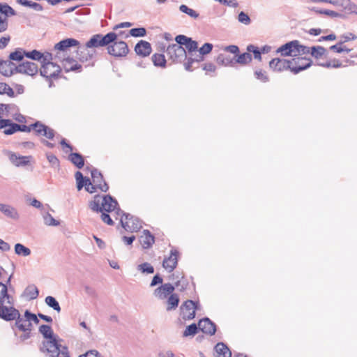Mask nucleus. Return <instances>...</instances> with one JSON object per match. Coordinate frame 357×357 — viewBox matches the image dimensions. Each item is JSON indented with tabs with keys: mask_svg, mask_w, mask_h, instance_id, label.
Segmentation results:
<instances>
[{
	"mask_svg": "<svg viewBox=\"0 0 357 357\" xmlns=\"http://www.w3.org/2000/svg\"><path fill=\"white\" fill-rule=\"evenodd\" d=\"M118 203L116 199L112 197L110 195L99 196L96 195L94 197L93 201L89 204L90 208L96 212H112L116 211V213L120 215L123 213V211L120 208H117Z\"/></svg>",
	"mask_w": 357,
	"mask_h": 357,
	"instance_id": "f257e3e1",
	"label": "nucleus"
},
{
	"mask_svg": "<svg viewBox=\"0 0 357 357\" xmlns=\"http://www.w3.org/2000/svg\"><path fill=\"white\" fill-rule=\"evenodd\" d=\"M277 53L280 54L282 56H293L297 57L308 54L310 52V47L303 45L298 40H292L288 42L278 48Z\"/></svg>",
	"mask_w": 357,
	"mask_h": 357,
	"instance_id": "f03ea898",
	"label": "nucleus"
},
{
	"mask_svg": "<svg viewBox=\"0 0 357 357\" xmlns=\"http://www.w3.org/2000/svg\"><path fill=\"white\" fill-rule=\"evenodd\" d=\"M121 215V225L127 231L136 232L142 228V224L138 218L123 213Z\"/></svg>",
	"mask_w": 357,
	"mask_h": 357,
	"instance_id": "7ed1b4c3",
	"label": "nucleus"
},
{
	"mask_svg": "<svg viewBox=\"0 0 357 357\" xmlns=\"http://www.w3.org/2000/svg\"><path fill=\"white\" fill-rule=\"evenodd\" d=\"M167 54L174 62L181 61L186 58V52L184 47L178 44H172L167 47Z\"/></svg>",
	"mask_w": 357,
	"mask_h": 357,
	"instance_id": "20e7f679",
	"label": "nucleus"
},
{
	"mask_svg": "<svg viewBox=\"0 0 357 357\" xmlns=\"http://www.w3.org/2000/svg\"><path fill=\"white\" fill-rule=\"evenodd\" d=\"M60 72L61 67L55 63H43L40 69L41 76L47 79L57 77Z\"/></svg>",
	"mask_w": 357,
	"mask_h": 357,
	"instance_id": "39448f33",
	"label": "nucleus"
},
{
	"mask_svg": "<svg viewBox=\"0 0 357 357\" xmlns=\"http://www.w3.org/2000/svg\"><path fill=\"white\" fill-rule=\"evenodd\" d=\"M20 316L19 311L13 307V305H0V318L6 321H13Z\"/></svg>",
	"mask_w": 357,
	"mask_h": 357,
	"instance_id": "423d86ee",
	"label": "nucleus"
},
{
	"mask_svg": "<svg viewBox=\"0 0 357 357\" xmlns=\"http://www.w3.org/2000/svg\"><path fill=\"white\" fill-rule=\"evenodd\" d=\"M294 63H291V71L294 74L307 69L311 66L312 61L305 57H300L298 56L296 58L291 59Z\"/></svg>",
	"mask_w": 357,
	"mask_h": 357,
	"instance_id": "0eeeda50",
	"label": "nucleus"
},
{
	"mask_svg": "<svg viewBox=\"0 0 357 357\" xmlns=\"http://www.w3.org/2000/svg\"><path fill=\"white\" fill-rule=\"evenodd\" d=\"M108 53L114 56H124L128 53L127 44L123 41L114 42L107 47Z\"/></svg>",
	"mask_w": 357,
	"mask_h": 357,
	"instance_id": "6e6552de",
	"label": "nucleus"
},
{
	"mask_svg": "<svg viewBox=\"0 0 357 357\" xmlns=\"http://www.w3.org/2000/svg\"><path fill=\"white\" fill-rule=\"evenodd\" d=\"M38 72V65L31 61H24L17 66L16 73L34 76Z\"/></svg>",
	"mask_w": 357,
	"mask_h": 357,
	"instance_id": "1a4fd4ad",
	"label": "nucleus"
},
{
	"mask_svg": "<svg viewBox=\"0 0 357 357\" xmlns=\"http://www.w3.org/2000/svg\"><path fill=\"white\" fill-rule=\"evenodd\" d=\"M291 60L275 58L269 62V67L275 72H282L289 69L291 70Z\"/></svg>",
	"mask_w": 357,
	"mask_h": 357,
	"instance_id": "9d476101",
	"label": "nucleus"
},
{
	"mask_svg": "<svg viewBox=\"0 0 357 357\" xmlns=\"http://www.w3.org/2000/svg\"><path fill=\"white\" fill-rule=\"evenodd\" d=\"M31 126H32V130H33L38 136H44L50 139H53L54 137V130L40 121L31 124Z\"/></svg>",
	"mask_w": 357,
	"mask_h": 357,
	"instance_id": "9b49d317",
	"label": "nucleus"
},
{
	"mask_svg": "<svg viewBox=\"0 0 357 357\" xmlns=\"http://www.w3.org/2000/svg\"><path fill=\"white\" fill-rule=\"evenodd\" d=\"M196 304L191 300L186 301L181 306V314L184 319H192L195 316Z\"/></svg>",
	"mask_w": 357,
	"mask_h": 357,
	"instance_id": "f8f14e48",
	"label": "nucleus"
},
{
	"mask_svg": "<svg viewBox=\"0 0 357 357\" xmlns=\"http://www.w3.org/2000/svg\"><path fill=\"white\" fill-rule=\"evenodd\" d=\"M5 154L10 161L16 167L26 166L29 163L31 156H21L10 151H6Z\"/></svg>",
	"mask_w": 357,
	"mask_h": 357,
	"instance_id": "ddd939ff",
	"label": "nucleus"
},
{
	"mask_svg": "<svg viewBox=\"0 0 357 357\" xmlns=\"http://www.w3.org/2000/svg\"><path fill=\"white\" fill-rule=\"evenodd\" d=\"M42 349L52 354V357H58L59 344L56 337H53L43 342Z\"/></svg>",
	"mask_w": 357,
	"mask_h": 357,
	"instance_id": "4468645a",
	"label": "nucleus"
},
{
	"mask_svg": "<svg viewBox=\"0 0 357 357\" xmlns=\"http://www.w3.org/2000/svg\"><path fill=\"white\" fill-rule=\"evenodd\" d=\"M0 212L3 214L6 218L13 220H18L20 219V213L17 208L14 206L6 204H0Z\"/></svg>",
	"mask_w": 357,
	"mask_h": 357,
	"instance_id": "2eb2a0df",
	"label": "nucleus"
},
{
	"mask_svg": "<svg viewBox=\"0 0 357 357\" xmlns=\"http://www.w3.org/2000/svg\"><path fill=\"white\" fill-rule=\"evenodd\" d=\"M178 254L176 250H172L170 256L163 260L162 266L169 273L173 271L177 266Z\"/></svg>",
	"mask_w": 357,
	"mask_h": 357,
	"instance_id": "dca6fc26",
	"label": "nucleus"
},
{
	"mask_svg": "<svg viewBox=\"0 0 357 357\" xmlns=\"http://www.w3.org/2000/svg\"><path fill=\"white\" fill-rule=\"evenodd\" d=\"M91 177L95 187L98 188L102 192H107L109 189L108 185L103 181L101 173L97 169L91 171Z\"/></svg>",
	"mask_w": 357,
	"mask_h": 357,
	"instance_id": "f3484780",
	"label": "nucleus"
},
{
	"mask_svg": "<svg viewBox=\"0 0 357 357\" xmlns=\"http://www.w3.org/2000/svg\"><path fill=\"white\" fill-rule=\"evenodd\" d=\"M199 329L203 333L208 335H213L216 331L215 325L208 319H201L198 323Z\"/></svg>",
	"mask_w": 357,
	"mask_h": 357,
	"instance_id": "a211bd4d",
	"label": "nucleus"
},
{
	"mask_svg": "<svg viewBox=\"0 0 357 357\" xmlns=\"http://www.w3.org/2000/svg\"><path fill=\"white\" fill-rule=\"evenodd\" d=\"M174 287L170 283H166L157 288L154 291V295L159 299L163 300L167 297L168 295L172 294L174 291Z\"/></svg>",
	"mask_w": 357,
	"mask_h": 357,
	"instance_id": "6ab92c4d",
	"label": "nucleus"
},
{
	"mask_svg": "<svg viewBox=\"0 0 357 357\" xmlns=\"http://www.w3.org/2000/svg\"><path fill=\"white\" fill-rule=\"evenodd\" d=\"M17 66L11 61H0V73L10 77L16 73Z\"/></svg>",
	"mask_w": 357,
	"mask_h": 357,
	"instance_id": "aec40b11",
	"label": "nucleus"
},
{
	"mask_svg": "<svg viewBox=\"0 0 357 357\" xmlns=\"http://www.w3.org/2000/svg\"><path fill=\"white\" fill-rule=\"evenodd\" d=\"M151 44L145 40H140L135 47V51L137 55L147 56L151 52Z\"/></svg>",
	"mask_w": 357,
	"mask_h": 357,
	"instance_id": "412c9836",
	"label": "nucleus"
},
{
	"mask_svg": "<svg viewBox=\"0 0 357 357\" xmlns=\"http://www.w3.org/2000/svg\"><path fill=\"white\" fill-rule=\"evenodd\" d=\"M13 305L14 298L8 292V287L6 284L0 282V305Z\"/></svg>",
	"mask_w": 357,
	"mask_h": 357,
	"instance_id": "4be33fe9",
	"label": "nucleus"
},
{
	"mask_svg": "<svg viewBox=\"0 0 357 357\" xmlns=\"http://www.w3.org/2000/svg\"><path fill=\"white\" fill-rule=\"evenodd\" d=\"M79 44V41L74 38L64 39L54 45V50L65 52L68 47L77 46Z\"/></svg>",
	"mask_w": 357,
	"mask_h": 357,
	"instance_id": "5701e85b",
	"label": "nucleus"
},
{
	"mask_svg": "<svg viewBox=\"0 0 357 357\" xmlns=\"http://www.w3.org/2000/svg\"><path fill=\"white\" fill-rule=\"evenodd\" d=\"M139 242L144 249H148L152 246L155 242V238L151 234L149 230H144L142 234L139 237Z\"/></svg>",
	"mask_w": 357,
	"mask_h": 357,
	"instance_id": "b1692460",
	"label": "nucleus"
},
{
	"mask_svg": "<svg viewBox=\"0 0 357 357\" xmlns=\"http://www.w3.org/2000/svg\"><path fill=\"white\" fill-rule=\"evenodd\" d=\"M90 49L91 48L88 47L86 44L83 47H78L77 54L81 61H86L93 56L95 51Z\"/></svg>",
	"mask_w": 357,
	"mask_h": 357,
	"instance_id": "393cba45",
	"label": "nucleus"
},
{
	"mask_svg": "<svg viewBox=\"0 0 357 357\" xmlns=\"http://www.w3.org/2000/svg\"><path fill=\"white\" fill-rule=\"evenodd\" d=\"M215 350L219 356H222V357H231V351L223 342L218 343L215 347Z\"/></svg>",
	"mask_w": 357,
	"mask_h": 357,
	"instance_id": "a878e982",
	"label": "nucleus"
},
{
	"mask_svg": "<svg viewBox=\"0 0 357 357\" xmlns=\"http://www.w3.org/2000/svg\"><path fill=\"white\" fill-rule=\"evenodd\" d=\"M216 61L218 64L225 66H234L235 65L234 59L223 54H220L218 56Z\"/></svg>",
	"mask_w": 357,
	"mask_h": 357,
	"instance_id": "bb28decb",
	"label": "nucleus"
},
{
	"mask_svg": "<svg viewBox=\"0 0 357 357\" xmlns=\"http://www.w3.org/2000/svg\"><path fill=\"white\" fill-rule=\"evenodd\" d=\"M38 294L39 291L38 288L35 285L32 284L28 286L25 289L23 296L28 298L29 300H33L38 296Z\"/></svg>",
	"mask_w": 357,
	"mask_h": 357,
	"instance_id": "cd10ccee",
	"label": "nucleus"
},
{
	"mask_svg": "<svg viewBox=\"0 0 357 357\" xmlns=\"http://www.w3.org/2000/svg\"><path fill=\"white\" fill-rule=\"evenodd\" d=\"M63 66L66 72L79 69L81 66L72 59H66L63 61Z\"/></svg>",
	"mask_w": 357,
	"mask_h": 357,
	"instance_id": "c85d7f7f",
	"label": "nucleus"
},
{
	"mask_svg": "<svg viewBox=\"0 0 357 357\" xmlns=\"http://www.w3.org/2000/svg\"><path fill=\"white\" fill-rule=\"evenodd\" d=\"M69 160L79 169H81L84 165L83 157L77 153H70Z\"/></svg>",
	"mask_w": 357,
	"mask_h": 357,
	"instance_id": "c756f323",
	"label": "nucleus"
},
{
	"mask_svg": "<svg viewBox=\"0 0 357 357\" xmlns=\"http://www.w3.org/2000/svg\"><path fill=\"white\" fill-rule=\"evenodd\" d=\"M341 8L349 13H354L357 15V5L350 0H344Z\"/></svg>",
	"mask_w": 357,
	"mask_h": 357,
	"instance_id": "7c9ffc66",
	"label": "nucleus"
},
{
	"mask_svg": "<svg viewBox=\"0 0 357 357\" xmlns=\"http://www.w3.org/2000/svg\"><path fill=\"white\" fill-rule=\"evenodd\" d=\"M15 253L19 256L28 257L31 255V250L21 243H16Z\"/></svg>",
	"mask_w": 357,
	"mask_h": 357,
	"instance_id": "2f4dec72",
	"label": "nucleus"
},
{
	"mask_svg": "<svg viewBox=\"0 0 357 357\" xmlns=\"http://www.w3.org/2000/svg\"><path fill=\"white\" fill-rule=\"evenodd\" d=\"M45 302L47 305H48L50 307L52 308L57 312H61V309L59 305V303L54 297L52 296H48L45 298Z\"/></svg>",
	"mask_w": 357,
	"mask_h": 357,
	"instance_id": "473e14b6",
	"label": "nucleus"
},
{
	"mask_svg": "<svg viewBox=\"0 0 357 357\" xmlns=\"http://www.w3.org/2000/svg\"><path fill=\"white\" fill-rule=\"evenodd\" d=\"M88 47H103L101 41V34H96L93 36L91 39L86 43Z\"/></svg>",
	"mask_w": 357,
	"mask_h": 357,
	"instance_id": "72a5a7b5",
	"label": "nucleus"
},
{
	"mask_svg": "<svg viewBox=\"0 0 357 357\" xmlns=\"http://www.w3.org/2000/svg\"><path fill=\"white\" fill-rule=\"evenodd\" d=\"M0 13L4 15L3 17H6V19L15 15V11L13 8L6 3H0Z\"/></svg>",
	"mask_w": 357,
	"mask_h": 357,
	"instance_id": "f704fd0d",
	"label": "nucleus"
},
{
	"mask_svg": "<svg viewBox=\"0 0 357 357\" xmlns=\"http://www.w3.org/2000/svg\"><path fill=\"white\" fill-rule=\"evenodd\" d=\"M152 61L155 66L158 67H165L166 66V59L163 54H154L152 56Z\"/></svg>",
	"mask_w": 357,
	"mask_h": 357,
	"instance_id": "c9c22d12",
	"label": "nucleus"
},
{
	"mask_svg": "<svg viewBox=\"0 0 357 357\" xmlns=\"http://www.w3.org/2000/svg\"><path fill=\"white\" fill-rule=\"evenodd\" d=\"M179 302L178 296L175 294H172L167 300V310L170 311L177 307Z\"/></svg>",
	"mask_w": 357,
	"mask_h": 357,
	"instance_id": "e433bc0d",
	"label": "nucleus"
},
{
	"mask_svg": "<svg viewBox=\"0 0 357 357\" xmlns=\"http://www.w3.org/2000/svg\"><path fill=\"white\" fill-rule=\"evenodd\" d=\"M326 52V49L321 46H314L310 47V52L313 57L318 59L321 57Z\"/></svg>",
	"mask_w": 357,
	"mask_h": 357,
	"instance_id": "4c0bfd02",
	"label": "nucleus"
},
{
	"mask_svg": "<svg viewBox=\"0 0 357 357\" xmlns=\"http://www.w3.org/2000/svg\"><path fill=\"white\" fill-rule=\"evenodd\" d=\"M17 1L20 4L24 6L29 7L36 11H40L43 10V6L40 4L36 2H33L29 0H17Z\"/></svg>",
	"mask_w": 357,
	"mask_h": 357,
	"instance_id": "58836bf2",
	"label": "nucleus"
},
{
	"mask_svg": "<svg viewBox=\"0 0 357 357\" xmlns=\"http://www.w3.org/2000/svg\"><path fill=\"white\" fill-rule=\"evenodd\" d=\"M39 332L43 335L45 339H51L54 337L53 334V331L51 326L48 325H41L39 327Z\"/></svg>",
	"mask_w": 357,
	"mask_h": 357,
	"instance_id": "ea45409f",
	"label": "nucleus"
},
{
	"mask_svg": "<svg viewBox=\"0 0 357 357\" xmlns=\"http://www.w3.org/2000/svg\"><path fill=\"white\" fill-rule=\"evenodd\" d=\"M252 61V56L248 52H245L243 54H241L238 56V57L234 59L235 64L236 63L241 64V65H245L248 63H250Z\"/></svg>",
	"mask_w": 357,
	"mask_h": 357,
	"instance_id": "a19ab883",
	"label": "nucleus"
},
{
	"mask_svg": "<svg viewBox=\"0 0 357 357\" xmlns=\"http://www.w3.org/2000/svg\"><path fill=\"white\" fill-rule=\"evenodd\" d=\"M26 56V51L22 49H17L9 55V61H22L24 56Z\"/></svg>",
	"mask_w": 357,
	"mask_h": 357,
	"instance_id": "79ce46f5",
	"label": "nucleus"
},
{
	"mask_svg": "<svg viewBox=\"0 0 357 357\" xmlns=\"http://www.w3.org/2000/svg\"><path fill=\"white\" fill-rule=\"evenodd\" d=\"M16 319L17 320H16L15 324H16L17 327L20 331H24V332L31 331V329H30L31 324L28 323L26 321V320L21 319L20 316L19 317V318H17Z\"/></svg>",
	"mask_w": 357,
	"mask_h": 357,
	"instance_id": "37998d69",
	"label": "nucleus"
},
{
	"mask_svg": "<svg viewBox=\"0 0 357 357\" xmlns=\"http://www.w3.org/2000/svg\"><path fill=\"white\" fill-rule=\"evenodd\" d=\"M117 38V35L114 32H109L105 36L101 35L102 45L105 46L114 42Z\"/></svg>",
	"mask_w": 357,
	"mask_h": 357,
	"instance_id": "c03bdc74",
	"label": "nucleus"
},
{
	"mask_svg": "<svg viewBox=\"0 0 357 357\" xmlns=\"http://www.w3.org/2000/svg\"><path fill=\"white\" fill-rule=\"evenodd\" d=\"M45 225L47 226H59V221L55 220L54 217L49 213H46L43 215Z\"/></svg>",
	"mask_w": 357,
	"mask_h": 357,
	"instance_id": "a18cd8bd",
	"label": "nucleus"
},
{
	"mask_svg": "<svg viewBox=\"0 0 357 357\" xmlns=\"http://www.w3.org/2000/svg\"><path fill=\"white\" fill-rule=\"evenodd\" d=\"M181 12L188 15L190 17L197 19L199 17V13L195 10L188 8L186 5H181L179 7Z\"/></svg>",
	"mask_w": 357,
	"mask_h": 357,
	"instance_id": "49530a36",
	"label": "nucleus"
},
{
	"mask_svg": "<svg viewBox=\"0 0 357 357\" xmlns=\"http://www.w3.org/2000/svg\"><path fill=\"white\" fill-rule=\"evenodd\" d=\"M0 94H6L10 97H13L14 91L7 84L0 82Z\"/></svg>",
	"mask_w": 357,
	"mask_h": 357,
	"instance_id": "de8ad7c7",
	"label": "nucleus"
},
{
	"mask_svg": "<svg viewBox=\"0 0 357 357\" xmlns=\"http://www.w3.org/2000/svg\"><path fill=\"white\" fill-rule=\"evenodd\" d=\"M26 56L32 60L38 61L40 62L43 57V53L38 50H32L31 52H26Z\"/></svg>",
	"mask_w": 357,
	"mask_h": 357,
	"instance_id": "09e8293b",
	"label": "nucleus"
},
{
	"mask_svg": "<svg viewBox=\"0 0 357 357\" xmlns=\"http://www.w3.org/2000/svg\"><path fill=\"white\" fill-rule=\"evenodd\" d=\"M137 269L143 273H153L154 272L153 266L147 262L139 264Z\"/></svg>",
	"mask_w": 357,
	"mask_h": 357,
	"instance_id": "8fccbe9b",
	"label": "nucleus"
},
{
	"mask_svg": "<svg viewBox=\"0 0 357 357\" xmlns=\"http://www.w3.org/2000/svg\"><path fill=\"white\" fill-rule=\"evenodd\" d=\"M198 328L199 326H197L195 324L189 325L183 332V336L188 337L190 335H195L197 333Z\"/></svg>",
	"mask_w": 357,
	"mask_h": 357,
	"instance_id": "3c124183",
	"label": "nucleus"
},
{
	"mask_svg": "<svg viewBox=\"0 0 357 357\" xmlns=\"http://www.w3.org/2000/svg\"><path fill=\"white\" fill-rule=\"evenodd\" d=\"M75 176L77 181V190H80L84 186H85L84 184L86 178H84L82 174L80 172H77Z\"/></svg>",
	"mask_w": 357,
	"mask_h": 357,
	"instance_id": "603ef678",
	"label": "nucleus"
},
{
	"mask_svg": "<svg viewBox=\"0 0 357 357\" xmlns=\"http://www.w3.org/2000/svg\"><path fill=\"white\" fill-rule=\"evenodd\" d=\"M319 65L325 68H337L342 66V63L337 59H333L325 63H321Z\"/></svg>",
	"mask_w": 357,
	"mask_h": 357,
	"instance_id": "864d4df0",
	"label": "nucleus"
},
{
	"mask_svg": "<svg viewBox=\"0 0 357 357\" xmlns=\"http://www.w3.org/2000/svg\"><path fill=\"white\" fill-rule=\"evenodd\" d=\"M146 31L144 28H133L130 30V34L133 37H143L146 35Z\"/></svg>",
	"mask_w": 357,
	"mask_h": 357,
	"instance_id": "5fc2aeb1",
	"label": "nucleus"
},
{
	"mask_svg": "<svg viewBox=\"0 0 357 357\" xmlns=\"http://www.w3.org/2000/svg\"><path fill=\"white\" fill-rule=\"evenodd\" d=\"M19 128H20L19 124L12 123L10 121V125L7 128H6L3 132L5 135H12V134L15 133V132L18 131L17 129H19Z\"/></svg>",
	"mask_w": 357,
	"mask_h": 357,
	"instance_id": "6e6d98bb",
	"label": "nucleus"
},
{
	"mask_svg": "<svg viewBox=\"0 0 357 357\" xmlns=\"http://www.w3.org/2000/svg\"><path fill=\"white\" fill-rule=\"evenodd\" d=\"M46 157L52 167H58L59 166V160L54 155L47 153Z\"/></svg>",
	"mask_w": 357,
	"mask_h": 357,
	"instance_id": "4d7b16f0",
	"label": "nucleus"
},
{
	"mask_svg": "<svg viewBox=\"0 0 357 357\" xmlns=\"http://www.w3.org/2000/svg\"><path fill=\"white\" fill-rule=\"evenodd\" d=\"M255 75L256 78L263 82H266L268 81V77L266 75V71L262 70H257L255 72Z\"/></svg>",
	"mask_w": 357,
	"mask_h": 357,
	"instance_id": "13d9d810",
	"label": "nucleus"
},
{
	"mask_svg": "<svg viewBox=\"0 0 357 357\" xmlns=\"http://www.w3.org/2000/svg\"><path fill=\"white\" fill-rule=\"evenodd\" d=\"M213 49V45L211 43H206L199 48V52L201 55L204 56L209 54Z\"/></svg>",
	"mask_w": 357,
	"mask_h": 357,
	"instance_id": "bf43d9fd",
	"label": "nucleus"
},
{
	"mask_svg": "<svg viewBox=\"0 0 357 357\" xmlns=\"http://www.w3.org/2000/svg\"><path fill=\"white\" fill-rule=\"evenodd\" d=\"M342 43H337L336 45H332L330 49L335 52L342 53L343 52H346L349 53L350 52L349 49L346 48L345 47L342 46Z\"/></svg>",
	"mask_w": 357,
	"mask_h": 357,
	"instance_id": "052dcab7",
	"label": "nucleus"
},
{
	"mask_svg": "<svg viewBox=\"0 0 357 357\" xmlns=\"http://www.w3.org/2000/svg\"><path fill=\"white\" fill-rule=\"evenodd\" d=\"M238 20L239 22L245 25L249 24L251 22L250 17L243 11L238 14Z\"/></svg>",
	"mask_w": 357,
	"mask_h": 357,
	"instance_id": "680f3d73",
	"label": "nucleus"
},
{
	"mask_svg": "<svg viewBox=\"0 0 357 357\" xmlns=\"http://www.w3.org/2000/svg\"><path fill=\"white\" fill-rule=\"evenodd\" d=\"M185 48L190 52H194L195 50H197L198 48V43L193 40L191 38H190V40L188 41L186 45H185Z\"/></svg>",
	"mask_w": 357,
	"mask_h": 357,
	"instance_id": "e2e57ef3",
	"label": "nucleus"
},
{
	"mask_svg": "<svg viewBox=\"0 0 357 357\" xmlns=\"http://www.w3.org/2000/svg\"><path fill=\"white\" fill-rule=\"evenodd\" d=\"M190 38H188L184 35H178L176 38H175V40L176 42V44H178L179 45L182 46L183 45H186L188 41L190 40Z\"/></svg>",
	"mask_w": 357,
	"mask_h": 357,
	"instance_id": "0e129e2a",
	"label": "nucleus"
},
{
	"mask_svg": "<svg viewBox=\"0 0 357 357\" xmlns=\"http://www.w3.org/2000/svg\"><path fill=\"white\" fill-rule=\"evenodd\" d=\"M319 13L320 14H324L326 15L330 16L331 17H340L342 16V15L337 12L331 10H320L319 11Z\"/></svg>",
	"mask_w": 357,
	"mask_h": 357,
	"instance_id": "69168bd1",
	"label": "nucleus"
},
{
	"mask_svg": "<svg viewBox=\"0 0 357 357\" xmlns=\"http://www.w3.org/2000/svg\"><path fill=\"white\" fill-rule=\"evenodd\" d=\"M24 317L27 321H33L36 324H38L39 320L37 316L35 314L30 312L29 310H26L24 313Z\"/></svg>",
	"mask_w": 357,
	"mask_h": 357,
	"instance_id": "338daca9",
	"label": "nucleus"
},
{
	"mask_svg": "<svg viewBox=\"0 0 357 357\" xmlns=\"http://www.w3.org/2000/svg\"><path fill=\"white\" fill-rule=\"evenodd\" d=\"M53 55L52 53L45 52L43 53L42 60H40L41 66L46 63H53Z\"/></svg>",
	"mask_w": 357,
	"mask_h": 357,
	"instance_id": "774afa93",
	"label": "nucleus"
}]
</instances>
